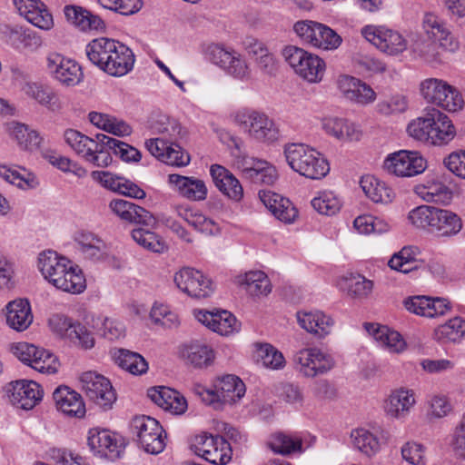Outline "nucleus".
Returning <instances> with one entry per match:
<instances>
[{
  "mask_svg": "<svg viewBox=\"0 0 465 465\" xmlns=\"http://www.w3.org/2000/svg\"><path fill=\"white\" fill-rule=\"evenodd\" d=\"M87 445L94 455L111 460L121 458L125 448L124 439L106 429L92 428L88 431Z\"/></svg>",
  "mask_w": 465,
  "mask_h": 465,
  "instance_id": "f8f14e48",
  "label": "nucleus"
},
{
  "mask_svg": "<svg viewBox=\"0 0 465 465\" xmlns=\"http://www.w3.org/2000/svg\"><path fill=\"white\" fill-rule=\"evenodd\" d=\"M409 108V97L401 93H395L381 100L376 104V112L384 116L405 113Z\"/></svg>",
  "mask_w": 465,
  "mask_h": 465,
  "instance_id": "bf43d9fd",
  "label": "nucleus"
},
{
  "mask_svg": "<svg viewBox=\"0 0 465 465\" xmlns=\"http://www.w3.org/2000/svg\"><path fill=\"white\" fill-rule=\"evenodd\" d=\"M138 442L150 454H159L165 448V436L159 421L149 416L136 417L133 420Z\"/></svg>",
  "mask_w": 465,
  "mask_h": 465,
  "instance_id": "f3484780",
  "label": "nucleus"
},
{
  "mask_svg": "<svg viewBox=\"0 0 465 465\" xmlns=\"http://www.w3.org/2000/svg\"><path fill=\"white\" fill-rule=\"evenodd\" d=\"M24 92L28 97L35 100L39 104L52 112H58L63 107L58 94L49 85L27 83L24 86Z\"/></svg>",
  "mask_w": 465,
  "mask_h": 465,
  "instance_id": "4c0bfd02",
  "label": "nucleus"
},
{
  "mask_svg": "<svg viewBox=\"0 0 465 465\" xmlns=\"http://www.w3.org/2000/svg\"><path fill=\"white\" fill-rule=\"evenodd\" d=\"M257 354L262 366L271 370H282L285 366L283 354L269 343L260 344Z\"/></svg>",
  "mask_w": 465,
  "mask_h": 465,
  "instance_id": "338daca9",
  "label": "nucleus"
},
{
  "mask_svg": "<svg viewBox=\"0 0 465 465\" xmlns=\"http://www.w3.org/2000/svg\"><path fill=\"white\" fill-rule=\"evenodd\" d=\"M52 331L62 338L77 342L87 350L94 346V338L84 325L61 313L53 314L48 320Z\"/></svg>",
  "mask_w": 465,
  "mask_h": 465,
  "instance_id": "2eb2a0df",
  "label": "nucleus"
},
{
  "mask_svg": "<svg viewBox=\"0 0 465 465\" xmlns=\"http://www.w3.org/2000/svg\"><path fill=\"white\" fill-rule=\"evenodd\" d=\"M415 404L414 391L407 387H400L391 391L385 401L384 410L388 416L402 420L411 413Z\"/></svg>",
  "mask_w": 465,
  "mask_h": 465,
  "instance_id": "393cba45",
  "label": "nucleus"
},
{
  "mask_svg": "<svg viewBox=\"0 0 465 465\" xmlns=\"http://www.w3.org/2000/svg\"><path fill=\"white\" fill-rule=\"evenodd\" d=\"M46 68L50 75L63 86H76L84 80L82 66L74 59L60 53L48 54Z\"/></svg>",
  "mask_w": 465,
  "mask_h": 465,
  "instance_id": "ddd939ff",
  "label": "nucleus"
},
{
  "mask_svg": "<svg viewBox=\"0 0 465 465\" xmlns=\"http://www.w3.org/2000/svg\"><path fill=\"white\" fill-rule=\"evenodd\" d=\"M75 242L82 255L92 261H99L105 255L106 246L104 242L89 232H79L75 235Z\"/></svg>",
  "mask_w": 465,
  "mask_h": 465,
  "instance_id": "a18cd8bd",
  "label": "nucleus"
},
{
  "mask_svg": "<svg viewBox=\"0 0 465 465\" xmlns=\"http://www.w3.org/2000/svg\"><path fill=\"white\" fill-rule=\"evenodd\" d=\"M88 120L95 127L116 136H127L133 132L130 124L109 114L93 111L88 114Z\"/></svg>",
  "mask_w": 465,
  "mask_h": 465,
  "instance_id": "58836bf2",
  "label": "nucleus"
},
{
  "mask_svg": "<svg viewBox=\"0 0 465 465\" xmlns=\"http://www.w3.org/2000/svg\"><path fill=\"white\" fill-rule=\"evenodd\" d=\"M322 128L326 134L340 141H359L361 136L360 128L345 118L326 117L322 120Z\"/></svg>",
  "mask_w": 465,
  "mask_h": 465,
  "instance_id": "e433bc0d",
  "label": "nucleus"
},
{
  "mask_svg": "<svg viewBox=\"0 0 465 465\" xmlns=\"http://www.w3.org/2000/svg\"><path fill=\"white\" fill-rule=\"evenodd\" d=\"M57 410L68 416L81 418L85 414L82 396L67 386H59L53 393Z\"/></svg>",
  "mask_w": 465,
  "mask_h": 465,
  "instance_id": "473e14b6",
  "label": "nucleus"
},
{
  "mask_svg": "<svg viewBox=\"0 0 465 465\" xmlns=\"http://www.w3.org/2000/svg\"><path fill=\"white\" fill-rule=\"evenodd\" d=\"M6 323L16 331H25L33 322V314L27 300L19 299L7 303L5 307Z\"/></svg>",
  "mask_w": 465,
  "mask_h": 465,
  "instance_id": "f704fd0d",
  "label": "nucleus"
},
{
  "mask_svg": "<svg viewBox=\"0 0 465 465\" xmlns=\"http://www.w3.org/2000/svg\"><path fill=\"white\" fill-rule=\"evenodd\" d=\"M8 393L12 404L24 410L33 409L43 398L41 386L37 382L28 380H20L10 383Z\"/></svg>",
  "mask_w": 465,
  "mask_h": 465,
  "instance_id": "412c9836",
  "label": "nucleus"
},
{
  "mask_svg": "<svg viewBox=\"0 0 465 465\" xmlns=\"http://www.w3.org/2000/svg\"><path fill=\"white\" fill-rule=\"evenodd\" d=\"M108 208L119 219L129 223L151 226L156 221L149 211L124 199L115 198L111 200Z\"/></svg>",
  "mask_w": 465,
  "mask_h": 465,
  "instance_id": "4be33fe9",
  "label": "nucleus"
},
{
  "mask_svg": "<svg viewBox=\"0 0 465 465\" xmlns=\"http://www.w3.org/2000/svg\"><path fill=\"white\" fill-rule=\"evenodd\" d=\"M233 122L251 139L271 143L279 139V128L266 114L250 108H242L233 115Z\"/></svg>",
  "mask_w": 465,
  "mask_h": 465,
  "instance_id": "20e7f679",
  "label": "nucleus"
},
{
  "mask_svg": "<svg viewBox=\"0 0 465 465\" xmlns=\"http://www.w3.org/2000/svg\"><path fill=\"white\" fill-rule=\"evenodd\" d=\"M423 33L430 40L437 41L440 47L449 52H455L459 48V42L455 39L446 24L433 13L424 14L421 21Z\"/></svg>",
  "mask_w": 465,
  "mask_h": 465,
  "instance_id": "aec40b11",
  "label": "nucleus"
},
{
  "mask_svg": "<svg viewBox=\"0 0 465 465\" xmlns=\"http://www.w3.org/2000/svg\"><path fill=\"white\" fill-rule=\"evenodd\" d=\"M177 214L203 234L215 236L221 232L219 223L201 213L180 206L177 209Z\"/></svg>",
  "mask_w": 465,
  "mask_h": 465,
  "instance_id": "ea45409f",
  "label": "nucleus"
},
{
  "mask_svg": "<svg viewBox=\"0 0 465 465\" xmlns=\"http://www.w3.org/2000/svg\"><path fill=\"white\" fill-rule=\"evenodd\" d=\"M210 174L216 188L230 200L240 202L243 197V189L239 180L225 167L213 164Z\"/></svg>",
  "mask_w": 465,
  "mask_h": 465,
  "instance_id": "c756f323",
  "label": "nucleus"
},
{
  "mask_svg": "<svg viewBox=\"0 0 465 465\" xmlns=\"http://www.w3.org/2000/svg\"><path fill=\"white\" fill-rule=\"evenodd\" d=\"M364 328L379 345L390 352L400 353L406 348V342L401 335L389 327L378 323L367 322Z\"/></svg>",
  "mask_w": 465,
  "mask_h": 465,
  "instance_id": "72a5a7b5",
  "label": "nucleus"
},
{
  "mask_svg": "<svg viewBox=\"0 0 465 465\" xmlns=\"http://www.w3.org/2000/svg\"><path fill=\"white\" fill-rule=\"evenodd\" d=\"M66 19L83 31L102 30L104 28V21L86 9L77 5H66L64 9Z\"/></svg>",
  "mask_w": 465,
  "mask_h": 465,
  "instance_id": "a19ab883",
  "label": "nucleus"
},
{
  "mask_svg": "<svg viewBox=\"0 0 465 465\" xmlns=\"http://www.w3.org/2000/svg\"><path fill=\"white\" fill-rule=\"evenodd\" d=\"M245 391L246 389L242 381L232 374L220 378L214 385V390H209L201 385L194 388V392L207 404H213L216 401L223 404H235L244 396Z\"/></svg>",
  "mask_w": 465,
  "mask_h": 465,
  "instance_id": "6e6552de",
  "label": "nucleus"
},
{
  "mask_svg": "<svg viewBox=\"0 0 465 465\" xmlns=\"http://www.w3.org/2000/svg\"><path fill=\"white\" fill-rule=\"evenodd\" d=\"M19 14L35 26L49 30L53 25V16L45 5L39 0H14Z\"/></svg>",
  "mask_w": 465,
  "mask_h": 465,
  "instance_id": "c85d7f7f",
  "label": "nucleus"
},
{
  "mask_svg": "<svg viewBox=\"0 0 465 465\" xmlns=\"http://www.w3.org/2000/svg\"><path fill=\"white\" fill-rule=\"evenodd\" d=\"M182 357L195 368H207L214 361L213 350L205 343L193 341L182 349Z\"/></svg>",
  "mask_w": 465,
  "mask_h": 465,
  "instance_id": "79ce46f5",
  "label": "nucleus"
},
{
  "mask_svg": "<svg viewBox=\"0 0 465 465\" xmlns=\"http://www.w3.org/2000/svg\"><path fill=\"white\" fill-rule=\"evenodd\" d=\"M360 185L365 195L374 203H389L395 197L393 190L386 183L372 175L363 176Z\"/></svg>",
  "mask_w": 465,
  "mask_h": 465,
  "instance_id": "49530a36",
  "label": "nucleus"
},
{
  "mask_svg": "<svg viewBox=\"0 0 465 465\" xmlns=\"http://www.w3.org/2000/svg\"><path fill=\"white\" fill-rule=\"evenodd\" d=\"M242 175L255 184L272 185L278 178L273 165L257 158H244L241 163Z\"/></svg>",
  "mask_w": 465,
  "mask_h": 465,
  "instance_id": "a878e982",
  "label": "nucleus"
},
{
  "mask_svg": "<svg viewBox=\"0 0 465 465\" xmlns=\"http://www.w3.org/2000/svg\"><path fill=\"white\" fill-rule=\"evenodd\" d=\"M434 124L430 128V144L443 145L450 143L456 134L451 120L442 112L433 108Z\"/></svg>",
  "mask_w": 465,
  "mask_h": 465,
  "instance_id": "37998d69",
  "label": "nucleus"
},
{
  "mask_svg": "<svg viewBox=\"0 0 465 465\" xmlns=\"http://www.w3.org/2000/svg\"><path fill=\"white\" fill-rule=\"evenodd\" d=\"M64 138L66 144L85 162L102 168L112 163L113 158L104 151V141L98 138V134L93 139L77 130L67 129Z\"/></svg>",
  "mask_w": 465,
  "mask_h": 465,
  "instance_id": "39448f33",
  "label": "nucleus"
},
{
  "mask_svg": "<svg viewBox=\"0 0 465 465\" xmlns=\"http://www.w3.org/2000/svg\"><path fill=\"white\" fill-rule=\"evenodd\" d=\"M284 155L293 171L309 179H322L330 171L327 160L318 151L308 145L289 144L284 149Z\"/></svg>",
  "mask_w": 465,
  "mask_h": 465,
  "instance_id": "7ed1b4c3",
  "label": "nucleus"
},
{
  "mask_svg": "<svg viewBox=\"0 0 465 465\" xmlns=\"http://www.w3.org/2000/svg\"><path fill=\"white\" fill-rule=\"evenodd\" d=\"M338 87L346 99L361 105L373 103L377 97L369 84L352 76H340Z\"/></svg>",
  "mask_w": 465,
  "mask_h": 465,
  "instance_id": "bb28decb",
  "label": "nucleus"
},
{
  "mask_svg": "<svg viewBox=\"0 0 465 465\" xmlns=\"http://www.w3.org/2000/svg\"><path fill=\"white\" fill-rule=\"evenodd\" d=\"M234 283L254 297L265 296L272 291L268 276L262 271H250L234 278Z\"/></svg>",
  "mask_w": 465,
  "mask_h": 465,
  "instance_id": "c9c22d12",
  "label": "nucleus"
},
{
  "mask_svg": "<svg viewBox=\"0 0 465 465\" xmlns=\"http://www.w3.org/2000/svg\"><path fill=\"white\" fill-rule=\"evenodd\" d=\"M98 138L104 139V151L111 154L113 152L124 162H139L142 154L139 150L134 146L120 141L118 139L107 136L103 134H98Z\"/></svg>",
  "mask_w": 465,
  "mask_h": 465,
  "instance_id": "864d4df0",
  "label": "nucleus"
},
{
  "mask_svg": "<svg viewBox=\"0 0 465 465\" xmlns=\"http://www.w3.org/2000/svg\"><path fill=\"white\" fill-rule=\"evenodd\" d=\"M465 336V319L454 317L444 324L439 325L433 332L436 341L446 342L460 341Z\"/></svg>",
  "mask_w": 465,
  "mask_h": 465,
  "instance_id": "3c124183",
  "label": "nucleus"
},
{
  "mask_svg": "<svg viewBox=\"0 0 465 465\" xmlns=\"http://www.w3.org/2000/svg\"><path fill=\"white\" fill-rule=\"evenodd\" d=\"M432 124L433 108L428 110L424 115L412 120L407 126V133L413 139L430 144V131Z\"/></svg>",
  "mask_w": 465,
  "mask_h": 465,
  "instance_id": "13d9d810",
  "label": "nucleus"
},
{
  "mask_svg": "<svg viewBox=\"0 0 465 465\" xmlns=\"http://www.w3.org/2000/svg\"><path fill=\"white\" fill-rule=\"evenodd\" d=\"M114 361L123 370L134 375H141L148 370V363L139 353L120 349L114 352Z\"/></svg>",
  "mask_w": 465,
  "mask_h": 465,
  "instance_id": "603ef678",
  "label": "nucleus"
},
{
  "mask_svg": "<svg viewBox=\"0 0 465 465\" xmlns=\"http://www.w3.org/2000/svg\"><path fill=\"white\" fill-rule=\"evenodd\" d=\"M37 268L44 279L58 290L70 293H81L85 290V279L82 272L71 261L56 252H41Z\"/></svg>",
  "mask_w": 465,
  "mask_h": 465,
  "instance_id": "f03ea898",
  "label": "nucleus"
},
{
  "mask_svg": "<svg viewBox=\"0 0 465 465\" xmlns=\"http://www.w3.org/2000/svg\"><path fill=\"white\" fill-rule=\"evenodd\" d=\"M282 54L288 64L300 77L309 83L322 81L326 65L321 57L294 45L286 46Z\"/></svg>",
  "mask_w": 465,
  "mask_h": 465,
  "instance_id": "423d86ee",
  "label": "nucleus"
},
{
  "mask_svg": "<svg viewBox=\"0 0 465 465\" xmlns=\"http://www.w3.org/2000/svg\"><path fill=\"white\" fill-rule=\"evenodd\" d=\"M269 447L275 453L289 455L302 450V441L297 435L277 432L271 436Z\"/></svg>",
  "mask_w": 465,
  "mask_h": 465,
  "instance_id": "4d7b16f0",
  "label": "nucleus"
},
{
  "mask_svg": "<svg viewBox=\"0 0 465 465\" xmlns=\"http://www.w3.org/2000/svg\"><path fill=\"white\" fill-rule=\"evenodd\" d=\"M438 207L430 205H420L413 208L408 215L411 223L416 228L426 230L433 234L436 218L438 214Z\"/></svg>",
  "mask_w": 465,
  "mask_h": 465,
  "instance_id": "6e6d98bb",
  "label": "nucleus"
},
{
  "mask_svg": "<svg viewBox=\"0 0 465 465\" xmlns=\"http://www.w3.org/2000/svg\"><path fill=\"white\" fill-rule=\"evenodd\" d=\"M444 92H450V84L441 79L428 78L420 83V94L429 103L442 104Z\"/></svg>",
  "mask_w": 465,
  "mask_h": 465,
  "instance_id": "680f3d73",
  "label": "nucleus"
},
{
  "mask_svg": "<svg viewBox=\"0 0 465 465\" xmlns=\"http://www.w3.org/2000/svg\"><path fill=\"white\" fill-rule=\"evenodd\" d=\"M293 31L303 43L326 51L337 49L341 37L328 25L312 20L298 21L293 25Z\"/></svg>",
  "mask_w": 465,
  "mask_h": 465,
  "instance_id": "0eeeda50",
  "label": "nucleus"
},
{
  "mask_svg": "<svg viewBox=\"0 0 465 465\" xmlns=\"http://www.w3.org/2000/svg\"><path fill=\"white\" fill-rule=\"evenodd\" d=\"M461 229L462 221L457 213L447 209H438L433 235L438 238H451Z\"/></svg>",
  "mask_w": 465,
  "mask_h": 465,
  "instance_id": "de8ad7c7",
  "label": "nucleus"
},
{
  "mask_svg": "<svg viewBox=\"0 0 465 465\" xmlns=\"http://www.w3.org/2000/svg\"><path fill=\"white\" fill-rule=\"evenodd\" d=\"M196 320L221 335H230L240 330V323L228 311L211 312L203 310L194 311Z\"/></svg>",
  "mask_w": 465,
  "mask_h": 465,
  "instance_id": "b1692460",
  "label": "nucleus"
},
{
  "mask_svg": "<svg viewBox=\"0 0 465 465\" xmlns=\"http://www.w3.org/2000/svg\"><path fill=\"white\" fill-rule=\"evenodd\" d=\"M132 238L141 247L153 252L163 253L167 250L165 242L152 231L143 228L134 229Z\"/></svg>",
  "mask_w": 465,
  "mask_h": 465,
  "instance_id": "e2e57ef3",
  "label": "nucleus"
},
{
  "mask_svg": "<svg viewBox=\"0 0 465 465\" xmlns=\"http://www.w3.org/2000/svg\"><path fill=\"white\" fill-rule=\"evenodd\" d=\"M0 176L7 183L23 190L33 189L39 184L35 175L25 169L17 170L14 167L0 165Z\"/></svg>",
  "mask_w": 465,
  "mask_h": 465,
  "instance_id": "5fc2aeb1",
  "label": "nucleus"
},
{
  "mask_svg": "<svg viewBox=\"0 0 465 465\" xmlns=\"http://www.w3.org/2000/svg\"><path fill=\"white\" fill-rule=\"evenodd\" d=\"M194 452L214 465H225L232 459L230 443L222 436L206 433L197 435L193 444Z\"/></svg>",
  "mask_w": 465,
  "mask_h": 465,
  "instance_id": "dca6fc26",
  "label": "nucleus"
},
{
  "mask_svg": "<svg viewBox=\"0 0 465 465\" xmlns=\"http://www.w3.org/2000/svg\"><path fill=\"white\" fill-rule=\"evenodd\" d=\"M167 183L173 191L187 200L200 202L207 197L208 189L205 183L193 176L172 173L168 175Z\"/></svg>",
  "mask_w": 465,
  "mask_h": 465,
  "instance_id": "5701e85b",
  "label": "nucleus"
},
{
  "mask_svg": "<svg viewBox=\"0 0 465 465\" xmlns=\"http://www.w3.org/2000/svg\"><path fill=\"white\" fill-rule=\"evenodd\" d=\"M150 318L153 323L165 328L176 327L179 323L176 312L161 302H154L150 312Z\"/></svg>",
  "mask_w": 465,
  "mask_h": 465,
  "instance_id": "774afa93",
  "label": "nucleus"
},
{
  "mask_svg": "<svg viewBox=\"0 0 465 465\" xmlns=\"http://www.w3.org/2000/svg\"><path fill=\"white\" fill-rule=\"evenodd\" d=\"M80 382L82 390L91 401L104 410L112 408L116 401V394L107 378L94 371H86L82 374Z\"/></svg>",
  "mask_w": 465,
  "mask_h": 465,
  "instance_id": "4468645a",
  "label": "nucleus"
},
{
  "mask_svg": "<svg viewBox=\"0 0 465 465\" xmlns=\"http://www.w3.org/2000/svg\"><path fill=\"white\" fill-rule=\"evenodd\" d=\"M427 162L418 151L400 150L386 156L383 169L397 177H413L423 173Z\"/></svg>",
  "mask_w": 465,
  "mask_h": 465,
  "instance_id": "9b49d317",
  "label": "nucleus"
},
{
  "mask_svg": "<svg viewBox=\"0 0 465 465\" xmlns=\"http://www.w3.org/2000/svg\"><path fill=\"white\" fill-rule=\"evenodd\" d=\"M88 60L100 70L114 77L127 74L134 68V54L123 43L107 37H98L85 46Z\"/></svg>",
  "mask_w": 465,
  "mask_h": 465,
  "instance_id": "f257e3e1",
  "label": "nucleus"
},
{
  "mask_svg": "<svg viewBox=\"0 0 465 465\" xmlns=\"http://www.w3.org/2000/svg\"><path fill=\"white\" fill-rule=\"evenodd\" d=\"M173 281L182 292L194 298H206L213 292L212 281L191 267H183L175 272Z\"/></svg>",
  "mask_w": 465,
  "mask_h": 465,
  "instance_id": "6ab92c4d",
  "label": "nucleus"
},
{
  "mask_svg": "<svg viewBox=\"0 0 465 465\" xmlns=\"http://www.w3.org/2000/svg\"><path fill=\"white\" fill-rule=\"evenodd\" d=\"M342 203L331 191H323L312 200V206L319 213L331 216L340 212Z\"/></svg>",
  "mask_w": 465,
  "mask_h": 465,
  "instance_id": "0e129e2a",
  "label": "nucleus"
},
{
  "mask_svg": "<svg viewBox=\"0 0 465 465\" xmlns=\"http://www.w3.org/2000/svg\"><path fill=\"white\" fill-rule=\"evenodd\" d=\"M147 395L152 401L173 415H182L188 408L186 399L179 391L168 387L151 388Z\"/></svg>",
  "mask_w": 465,
  "mask_h": 465,
  "instance_id": "cd10ccee",
  "label": "nucleus"
},
{
  "mask_svg": "<svg viewBox=\"0 0 465 465\" xmlns=\"http://www.w3.org/2000/svg\"><path fill=\"white\" fill-rule=\"evenodd\" d=\"M297 321L301 328L318 338H324L331 332L333 319L322 311L298 312Z\"/></svg>",
  "mask_w": 465,
  "mask_h": 465,
  "instance_id": "2f4dec72",
  "label": "nucleus"
},
{
  "mask_svg": "<svg viewBox=\"0 0 465 465\" xmlns=\"http://www.w3.org/2000/svg\"><path fill=\"white\" fill-rule=\"evenodd\" d=\"M293 363L299 372L308 378L323 375L335 366L332 355L318 347L299 350L293 356Z\"/></svg>",
  "mask_w": 465,
  "mask_h": 465,
  "instance_id": "1a4fd4ad",
  "label": "nucleus"
},
{
  "mask_svg": "<svg viewBox=\"0 0 465 465\" xmlns=\"http://www.w3.org/2000/svg\"><path fill=\"white\" fill-rule=\"evenodd\" d=\"M415 193L425 202L448 203L452 198L450 189L438 180H428L415 187Z\"/></svg>",
  "mask_w": 465,
  "mask_h": 465,
  "instance_id": "09e8293b",
  "label": "nucleus"
},
{
  "mask_svg": "<svg viewBox=\"0 0 465 465\" xmlns=\"http://www.w3.org/2000/svg\"><path fill=\"white\" fill-rule=\"evenodd\" d=\"M259 197L265 207L281 222L292 223L298 216V212L292 202L271 191H260Z\"/></svg>",
  "mask_w": 465,
  "mask_h": 465,
  "instance_id": "7c9ffc66",
  "label": "nucleus"
},
{
  "mask_svg": "<svg viewBox=\"0 0 465 465\" xmlns=\"http://www.w3.org/2000/svg\"><path fill=\"white\" fill-rule=\"evenodd\" d=\"M361 33L368 42L389 55H398L408 48V41L400 32L384 25H368Z\"/></svg>",
  "mask_w": 465,
  "mask_h": 465,
  "instance_id": "9d476101",
  "label": "nucleus"
},
{
  "mask_svg": "<svg viewBox=\"0 0 465 465\" xmlns=\"http://www.w3.org/2000/svg\"><path fill=\"white\" fill-rule=\"evenodd\" d=\"M420 250L417 246L407 245L395 252L388 262L391 269L408 273L418 268V256Z\"/></svg>",
  "mask_w": 465,
  "mask_h": 465,
  "instance_id": "8fccbe9b",
  "label": "nucleus"
},
{
  "mask_svg": "<svg viewBox=\"0 0 465 465\" xmlns=\"http://www.w3.org/2000/svg\"><path fill=\"white\" fill-rule=\"evenodd\" d=\"M208 59L235 79L246 80L250 70L246 61L234 51L224 49L219 45H210L207 49Z\"/></svg>",
  "mask_w": 465,
  "mask_h": 465,
  "instance_id": "a211bd4d",
  "label": "nucleus"
},
{
  "mask_svg": "<svg viewBox=\"0 0 465 465\" xmlns=\"http://www.w3.org/2000/svg\"><path fill=\"white\" fill-rule=\"evenodd\" d=\"M151 129L153 134L161 135L160 138L169 143H178L186 134V131L177 120L164 114H159L152 120Z\"/></svg>",
  "mask_w": 465,
  "mask_h": 465,
  "instance_id": "c03bdc74",
  "label": "nucleus"
},
{
  "mask_svg": "<svg viewBox=\"0 0 465 465\" xmlns=\"http://www.w3.org/2000/svg\"><path fill=\"white\" fill-rule=\"evenodd\" d=\"M12 136L17 141L20 147L25 150H36L41 143V137L35 130H29L28 126L19 123H13L10 127Z\"/></svg>",
  "mask_w": 465,
  "mask_h": 465,
  "instance_id": "69168bd1",
  "label": "nucleus"
},
{
  "mask_svg": "<svg viewBox=\"0 0 465 465\" xmlns=\"http://www.w3.org/2000/svg\"><path fill=\"white\" fill-rule=\"evenodd\" d=\"M351 437L353 447L368 457L376 454L380 450L378 438L368 430L362 428L354 430Z\"/></svg>",
  "mask_w": 465,
  "mask_h": 465,
  "instance_id": "052dcab7",
  "label": "nucleus"
}]
</instances>
